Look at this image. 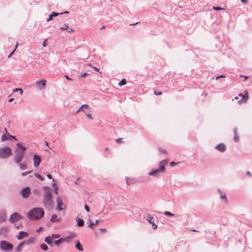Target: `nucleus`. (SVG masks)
Returning a JSON list of instances; mask_svg holds the SVG:
<instances>
[{"mask_svg": "<svg viewBox=\"0 0 252 252\" xmlns=\"http://www.w3.org/2000/svg\"><path fill=\"white\" fill-rule=\"evenodd\" d=\"M116 142L118 143H123V138H118L117 140H116Z\"/></svg>", "mask_w": 252, "mask_h": 252, "instance_id": "obj_42", "label": "nucleus"}, {"mask_svg": "<svg viewBox=\"0 0 252 252\" xmlns=\"http://www.w3.org/2000/svg\"><path fill=\"white\" fill-rule=\"evenodd\" d=\"M154 94H156V95H160V94H162V93L161 92H157V91H155L154 92Z\"/></svg>", "mask_w": 252, "mask_h": 252, "instance_id": "obj_47", "label": "nucleus"}, {"mask_svg": "<svg viewBox=\"0 0 252 252\" xmlns=\"http://www.w3.org/2000/svg\"><path fill=\"white\" fill-rule=\"evenodd\" d=\"M28 236V233L25 231H21L19 232L18 235L17 236V238L18 240H22L24 238H25Z\"/></svg>", "mask_w": 252, "mask_h": 252, "instance_id": "obj_13", "label": "nucleus"}, {"mask_svg": "<svg viewBox=\"0 0 252 252\" xmlns=\"http://www.w3.org/2000/svg\"><path fill=\"white\" fill-rule=\"evenodd\" d=\"M240 77H244V78H245V80L247 79L248 78V76H244L243 75H240Z\"/></svg>", "mask_w": 252, "mask_h": 252, "instance_id": "obj_57", "label": "nucleus"}, {"mask_svg": "<svg viewBox=\"0 0 252 252\" xmlns=\"http://www.w3.org/2000/svg\"><path fill=\"white\" fill-rule=\"evenodd\" d=\"M50 238V236H49L46 237L45 238V240L44 241L49 245L52 246L53 244V241Z\"/></svg>", "mask_w": 252, "mask_h": 252, "instance_id": "obj_20", "label": "nucleus"}, {"mask_svg": "<svg viewBox=\"0 0 252 252\" xmlns=\"http://www.w3.org/2000/svg\"><path fill=\"white\" fill-rule=\"evenodd\" d=\"M50 221H52V222L59 221L57 215L56 214L53 215L50 218Z\"/></svg>", "mask_w": 252, "mask_h": 252, "instance_id": "obj_22", "label": "nucleus"}, {"mask_svg": "<svg viewBox=\"0 0 252 252\" xmlns=\"http://www.w3.org/2000/svg\"><path fill=\"white\" fill-rule=\"evenodd\" d=\"M59 237H60V235L59 234H52V235L50 236V238L52 239H57Z\"/></svg>", "mask_w": 252, "mask_h": 252, "instance_id": "obj_35", "label": "nucleus"}, {"mask_svg": "<svg viewBox=\"0 0 252 252\" xmlns=\"http://www.w3.org/2000/svg\"><path fill=\"white\" fill-rule=\"evenodd\" d=\"M151 224H152L153 229H155L157 228V225L156 224H155L154 222L153 223H152Z\"/></svg>", "mask_w": 252, "mask_h": 252, "instance_id": "obj_49", "label": "nucleus"}, {"mask_svg": "<svg viewBox=\"0 0 252 252\" xmlns=\"http://www.w3.org/2000/svg\"><path fill=\"white\" fill-rule=\"evenodd\" d=\"M126 84V81L125 79H123L118 84L119 86L125 85Z\"/></svg>", "mask_w": 252, "mask_h": 252, "instance_id": "obj_30", "label": "nucleus"}, {"mask_svg": "<svg viewBox=\"0 0 252 252\" xmlns=\"http://www.w3.org/2000/svg\"><path fill=\"white\" fill-rule=\"evenodd\" d=\"M89 221L90 222V224H89L88 226L90 227H91L92 228L93 226H94V225H96L98 222H99V220H96L95 221V222H92L91 221V220H89Z\"/></svg>", "mask_w": 252, "mask_h": 252, "instance_id": "obj_28", "label": "nucleus"}, {"mask_svg": "<svg viewBox=\"0 0 252 252\" xmlns=\"http://www.w3.org/2000/svg\"><path fill=\"white\" fill-rule=\"evenodd\" d=\"M0 249L4 252H10L13 250V246L6 241L3 240L0 242Z\"/></svg>", "mask_w": 252, "mask_h": 252, "instance_id": "obj_6", "label": "nucleus"}, {"mask_svg": "<svg viewBox=\"0 0 252 252\" xmlns=\"http://www.w3.org/2000/svg\"><path fill=\"white\" fill-rule=\"evenodd\" d=\"M35 176L41 181H43L44 179L38 173L35 174Z\"/></svg>", "mask_w": 252, "mask_h": 252, "instance_id": "obj_37", "label": "nucleus"}, {"mask_svg": "<svg viewBox=\"0 0 252 252\" xmlns=\"http://www.w3.org/2000/svg\"><path fill=\"white\" fill-rule=\"evenodd\" d=\"M35 242V239L34 238H31L30 239H29V240H28L27 241H24V242H25V244H27V245H31V244H32L34 243Z\"/></svg>", "mask_w": 252, "mask_h": 252, "instance_id": "obj_21", "label": "nucleus"}, {"mask_svg": "<svg viewBox=\"0 0 252 252\" xmlns=\"http://www.w3.org/2000/svg\"><path fill=\"white\" fill-rule=\"evenodd\" d=\"M7 134H8V135L9 136H10V137L11 138H12V139H15V140H17V139H16V137H15V136L10 135H9L8 133H7Z\"/></svg>", "mask_w": 252, "mask_h": 252, "instance_id": "obj_54", "label": "nucleus"}, {"mask_svg": "<svg viewBox=\"0 0 252 252\" xmlns=\"http://www.w3.org/2000/svg\"><path fill=\"white\" fill-rule=\"evenodd\" d=\"M43 47H45L46 46L45 40H44L43 43Z\"/></svg>", "mask_w": 252, "mask_h": 252, "instance_id": "obj_61", "label": "nucleus"}, {"mask_svg": "<svg viewBox=\"0 0 252 252\" xmlns=\"http://www.w3.org/2000/svg\"><path fill=\"white\" fill-rule=\"evenodd\" d=\"M88 65L91 67H92L94 70H95V71L98 72L100 74L101 73V72H99V69L97 68L95 66H92V64L91 63H89L88 64Z\"/></svg>", "mask_w": 252, "mask_h": 252, "instance_id": "obj_34", "label": "nucleus"}, {"mask_svg": "<svg viewBox=\"0 0 252 252\" xmlns=\"http://www.w3.org/2000/svg\"><path fill=\"white\" fill-rule=\"evenodd\" d=\"M216 149L221 152H223L225 151L226 147L224 144L220 143L216 145Z\"/></svg>", "mask_w": 252, "mask_h": 252, "instance_id": "obj_14", "label": "nucleus"}, {"mask_svg": "<svg viewBox=\"0 0 252 252\" xmlns=\"http://www.w3.org/2000/svg\"><path fill=\"white\" fill-rule=\"evenodd\" d=\"M12 155L11 149L8 146L0 148V158H6Z\"/></svg>", "mask_w": 252, "mask_h": 252, "instance_id": "obj_5", "label": "nucleus"}, {"mask_svg": "<svg viewBox=\"0 0 252 252\" xmlns=\"http://www.w3.org/2000/svg\"><path fill=\"white\" fill-rule=\"evenodd\" d=\"M178 163H176L174 161H172L170 163V165L171 166H173L174 165H175L176 164H177Z\"/></svg>", "mask_w": 252, "mask_h": 252, "instance_id": "obj_46", "label": "nucleus"}, {"mask_svg": "<svg viewBox=\"0 0 252 252\" xmlns=\"http://www.w3.org/2000/svg\"><path fill=\"white\" fill-rule=\"evenodd\" d=\"M58 188L57 186H56V187L54 189H55V194H58Z\"/></svg>", "mask_w": 252, "mask_h": 252, "instance_id": "obj_51", "label": "nucleus"}, {"mask_svg": "<svg viewBox=\"0 0 252 252\" xmlns=\"http://www.w3.org/2000/svg\"><path fill=\"white\" fill-rule=\"evenodd\" d=\"M233 133H234V137L233 140L235 142H238L239 140V136L237 134V128H234L233 129Z\"/></svg>", "mask_w": 252, "mask_h": 252, "instance_id": "obj_17", "label": "nucleus"}, {"mask_svg": "<svg viewBox=\"0 0 252 252\" xmlns=\"http://www.w3.org/2000/svg\"><path fill=\"white\" fill-rule=\"evenodd\" d=\"M84 208H85V209L86 210V211L87 212H89V211H90V208H89V206H87V205H85V207H84Z\"/></svg>", "mask_w": 252, "mask_h": 252, "instance_id": "obj_45", "label": "nucleus"}, {"mask_svg": "<svg viewBox=\"0 0 252 252\" xmlns=\"http://www.w3.org/2000/svg\"><path fill=\"white\" fill-rule=\"evenodd\" d=\"M43 189L44 190L43 204L46 209L51 210L53 208L54 205L51 189L48 186H44Z\"/></svg>", "mask_w": 252, "mask_h": 252, "instance_id": "obj_1", "label": "nucleus"}, {"mask_svg": "<svg viewBox=\"0 0 252 252\" xmlns=\"http://www.w3.org/2000/svg\"><path fill=\"white\" fill-rule=\"evenodd\" d=\"M213 9L216 11H218V10H223V9L220 7H215V6H214L213 7Z\"/></svg>", "mask_w": 252, "mask_h": 252, "instance_id": "obj_43", "label": "nucleus"}, {"mask_svg": "<svg viewBox=\"0 0 252 252\" xmlns=\"http://www.w3.org/2000/svg\"><path fill=\"white\" fill-rule=\"evenodd\" d=\"M21 218H22V217L20 214L18 213H14L10 216V217L9 219V221L11 223H13L15 221L18 220Z\"/></svg>", "mask_w": 252, "mask_h": 252, "instance_id": "obj_8", "label": "nucleus"}, {"mask_svg": "<svg viewBox=\"0 0 252 252\" xmlns=\"http://www.w3.org/2000/svg\"><path fill=\"white\" fill-rule=\"evenodd\" d=\"M75 236V234L74 233H71V235L70 236H67V237H65L64 238H63V240H64V241L68 242L71 238H73Z\"/></svg>", "mask_w": 252, "mask_h": 252, "instance_id": "obj_26", "label": "nucleus"}, {"mask_svg": "<svg viewBox=\"0 0 252 252\" xmlns=\"http://www.w3.org/2000/svg\"><path fill=\"white\" fill-rule=\"evenodd\" d=\"M89 74L87 72H85L81 74L80 76H79V78H83L86 77V76H88Z\"/></svg>", "mask_w": 252, "mask_h": 252, "instance_id": "obj_41", "label": "nucleus"}, {"mask_svg": "<svg viewBox=\"0 0 252 252\" xmlns=\"http://www.w3.org/2000/svg\"><path fill=\"white\" fill-rule=\"evenodd\" d=\"M32 171H28V172H23L22 173V176H26L27 175H28V174L30 173Z\"/></svg>", "mask_w": 252, "mask_h": 252, "instance_id": "obj_44", "label": "nucleus"}, {"mask_svg": "<svg viewBox=\"0 0 252 252\" xmlns=\"http://www.w3.org/2000/svg\"><path fill=\"white\" fill-rule=\"evenodd\" d=\"M89 106L88 104H83L82 105L79 109L76 111V113H78L79 111H80L82 108H88Z\"/></svg>", "mask_w": 252, "mask_h": 252, "instance_id": "obj_36", "label": "nucleus"}, {"mask_svg": "<svg viewBox=\"0 0 252 252\" xmlns=\"http://www.w3.org/2000/svg\"><path fill=\"white\" fill-rule=\"evenodd\" d=\"M87 116L90 119H93V118L92 117V114H87Z\"/></svg>", "mask_w": 252, "mask_h": 252, "instance_id": "obj_48", "label": "nucleus"}, {"mask_svg": "<svg viewBox=\"0 0 252 252\" xmlns=\"http://www.w3.org/2000/svg\"><path fill=\"white\" fill-rule=\"evenodd\" d=\"M241 1L243 3H246L247 2V0H241Z\"/></svg>", "mask_w": 252, "mask_h": 252, "instance_id": "obj_56", "label": "nucleus"}, {"mask_svg": "<svg viewBox=\"0 0 252 252\" xmlns=\"http://www.w3.org/2000/svg\"><path fill=\"white\" fill-rule=\"evenodd\" d=\"M100 230L101 231H105V228H100Z\"/></svg>", "mask_w": 252, "mask_h": 252, "instance_id": "obj_62", "label": "nucleus"}, {"mask_svg": "<svg viewBox=\"0 0 252 252\" xmlns=\"http://www.w3.org/2000/svg\"><path fill=\"white\" fill-rule=\"evenodd\" d=\"M219 191L220 193V198L223 200L224 203H226L228 201L227 198L226 196L225 193L221 191L220 189H219Z\"/></svg>", "mask_w": 252, "mask_h": 252, "instance_id": "obj_15", "label": "nucleus"}, {"mask_svg": "<svg viewBox=\"0 0 252 252\" xmlns=\"http://www.w3.org/2000/svg\"><path fill=\"white\" fill-rule=\"evenodd\" d=\"M6 220V217L5 213L0 214V223L4 222Z\"/></svg>", "mask_w": 252, "mask_h": 252, "instance_id": "obj_24", "label": "nucleus"}, {"mask_svg": "<svg viewBox=\"0 0 252 252\" xmlns=\"http://www.w3.org/2000/svg\"><path fill=\"white\" fill-rule=\"evenodd\" d=\"M221 77H225V76H224L223 75H220L216 77V79L218 80V79L221 78Z\"/></svg>", "mask_w": 252, "mask_h": 252, "instance_id": "obj_52", "label": "nucleus"}, {"mask_svg": "<svg viewBox=\"0 0 252 252\" xmlns=\"http://www.w3.org/2000/svg\"><path fill=\"white\" fill-rule=\"evenodd\" d=\"M153 218L150 216H148V218L147 219V220H148V221L150 223H152L153 222V221H152V220H153Z\"/></svg>", "mask_w": 252, "mask_h": 252, "instance_id": "obj_39", "label": "nucleus"}, {"mask_svg": "<svg viewBox=\"0 0 252 252\" xmlns=\"http://www.w3.org/2000/svg\"><path fill=\"white\" fill-rule=\"evenodd\" d=\"M63 240V238H61L55 241L54 243L56 245L58 246L61 243V242Z\"/></svg>", "mask_w": 252, "mask_h": 252, "instance_id": "obj_31", "label": "nucleus"}, {"mask_svg": "<svg viewBox=\"0 0 252 252\" xmlns=\"http://www.w3.org/2000/svg\"><path fill=\"white\" fill-rule=\"evenodd\" d=\"M40 247L41 249L44 251H47L48 249V246L45 244H42L40 245Z\"/></svg>", "mask_w": 252, "mask_h": 252, "instance_id": "obj_29", "label": "nucleus"}, {"mask_svg": "<svg viewBox=\"0 0 252 252\" xmlns=\"http://www.w3.org/2000/svg\"><path fill=\"white\" fill-rule=\"evenodd\" d=\"M14 100V98H11L8 100V102H12Z\"/></svg>", "mask_w": 252, "mask_h": 252, "instance_id": "obj_60", "label": "nucleus"}, {"mask_svg": "<svg viewBox=\"0 0 252 252\" xmlns=\"http://www.w3.org/2000/svg\"><path fill=\"white\" fill-rule=\"evenodd\" d=\"M16 50V49H15L8 56V58H10L11 55L14 53V52H15V51Z\"/></svg>", "mask_w": 252, "mask_h": 252, "instance_id": "obj_53", "label": "nucleus"}, {"mask_svg": "<svg viewBox=\"0 0 252 252\" xmlns=\"http://www.w3.org/2000/svg\"><path fill=\"white\" fill-rule=\"evenodd\" d=\"M36 85L39 90L42 89L46 85L45 80H41L36 82Z\"/></svg>", "mask_w": 252, "mask_h": 252, "instance_id": "obj_12", "label": "nucleus"}, {"mask_svg": "<svg viewBox=\"0 0 252 252\" xmlns=\"http://www.w3.org/2000/svg\"><path fill=\"white\" fill-rule=\"evenodd\" d=\"M246 174H247V175H249L250 176H252L251 173L249 171H247Z\"/></svg>", "mask_w": 252, "mask_h": 252, "instance_id": "obj_58", "label": "nucleus"}, {"mask_svg": "<svg viewBox=\"0 0 252 252\" xmlns=\"http://www.w3.org/2000/svg\"><path fill=\"white\" fill-rule=\"evenodd\" d=\"M68 29V24H64L63 27L61 28V30H67Z\"/></svg>", "mask_w": 252, "mask_h": 252, "instance_id": "obj_40", "label": "nucleus"}, {"mask_svg": "<svg viewBox=\"0 0 252 252\" xmlns=\"http://www.w3.org/2000/svg\"><path fill=\"white\" fill-rule=\"evenodd\" d=\"M167 163V160H162L159 162V168L157 169H155L151 171L148 173L150 176H153L155 177H158L160 173L163 172L165 169V165Z\"/></svg>", "mask_w": 252, "mask_h": 252, "instance_id": "obj_4", "label": "nucleus"}, {"mask_svg": "<svg viewBox=\"0 0 252 252\" xmlns=\"http://www.w3.org/2000/svg\"><path fill=\"white\" fill-rule=\"evenodd\" d=\"M42 228V227H40L37 230V232H38L40 230V229Z\"/></svg>", "mask_w": 252, "mask_h": 252, "instance_id": "obj_63", "label": "nucleus"}, {"mask_svg": "<svg viewBox=\"0 0 252 252\" xmlns=\"http://www.w3.org/2000/svg\"><path fill=\"white\" fill-rule=\"evenodd\" d=\"M33 165L34 167H37L41 162V158L39 156L34 155L33 157Z\"/></svg>", "mask_w": 252, "mask_h": 252, "instance_id": "obj_10", "label": "nucleus"}, {"mask_svg": "<svg viewBox=\"0 0 252 252\" xmlns=\"http://www.w3.org/2000/svg\"><path fill=\"white\" fill-rule=\"evenodd\" d=\"M47 176L50 179H52V175L50 174H47Z\"/></svg>", "mask_w": 252, "mask_h": 252, "instance_id": "obj_55", "label": "nucleus"}, {"mask_svg": "<svg viewBox=\"0 0 252 252\" xmlns=\"http://www.w3.org/2000/svg\"><path fill=\"white\" fill-rule=\"evenodd\" d=\"M77 222L78 226H83L84 225V221L82 219H77Z\"/></svg>", "mask_w": 252, "mask_h": 252, "instance_id": "obj_25", "label": "nucleus"}, {"mask_svg": "<svg viewBox=\"0 0 252 252\" xmlns=\"http://www.w3.org/2000/svg\"><path fill=\"white\" fill-rule=\"evenodd\" d=\"M8 136H9L8 135V134L7 135H6V134L3 135L1 136V141H6V140H8Z\"/></svg>", "mask_w": 252, "mask_h": 252, "instance_id": "obj_32", "label": "nucleus"}, {"mask_svg": "<svg viewBox=\"0 0 252 252\" xmlns=\"http://www.w3.org/2000/svg\"><path fill=\"white\" fill-rule=\"evenodd\" d=\"M75 247L79 251H83V249L81 247L79 241H77V242L76 243V245H75Z\"/></svg>", "mask_w": 252, "mask_h": 252, "instance_id": "obj_27", "label": "nucleus"}, {"mask_svg": "<svg viewBox=\"0 0 252 252\" xmlns=\"http://www.w3.org/2000/svg\"><path fill=\"white\" fill-rule=\"evenodd\" d=\"M8 230V227H2L0 229V234L2 235H5Z\"/></svg>", "mask_w": 252, "mask_h": 252, "instance_id": "obj_18", "label": "nucleus"}, {"mask_svg": "<svg viewBox=\"0 0 252 252\" xmlns=\"http://www.w3.org/2000/svg\"><path fill=\"white\" fill-rule=\"evenodd\" d=\"M25 244V242L20 243L18 246L16 248L15 250L17 252H20L22 251V247Z\"/></svg>", "mask_w": 252, "mask_h": 252, "instance_id": "obj_23", "label": "nucleus"}, {"mask_svg": "<svg viewBox=\"0 0 252 252\" xmlns=\"http://www.w3.org/2000/svg\"><path fill=\"white\" fill-rule=\"evenodd\" d=\"M16 146L19 148V149H16L15 150L14 161L15 162H19V161H22L24 158V152L26 150V148L20 143H17Z\"/></svg>", "mask_w": 252, "mask_h": 252, "instance_id": "obj_3", "label": "nucleus"}, {"mask_svg": "<svg viewBox=\"0 0 252 252\" xmlns=\"http://www.w3.org/2000/svg\"><path fill=\"white\" fill-rule=\"evenodd\" d=\"M160 152H162V153H164V154H165V153H166V151H165V150H161V149H160Z\"/></svg>", "mask_w": 252, "mask_h": 252, "instance_id": "obj_59", "label": "nucleus"}, {"mask_svg": "<svg viewBox=\"0 0 252 252\" xmlns=\"http://www.w3.org/2000/svg\"><path fill=\"white\" fill-rule=\"evenodd\" d=\"M164 215L166 216H168V217H173L174 216V214L171 213L170 212H168V211H166V212H164Z\"/></svg>", "mask_w": 252, "mask_h": 252, "instance_id": "obj_33", "label": "nucleus"}, {"mask_svg": "<svg viewBox=\"0 0 252 252\" xmlns=\"http://www.w3.org/2000/svg\"><path fill=\"white\" fill-rule=\"evenodd\" d=\"M19 166L21 170H25L27 169V166L25 161H19V162H16Z\"/></svg>", "mask_w": 252, "mask_h": 252, "instance_id": "obj_16", "label": "nucleus"}, {"mask_svg": "<svg viewBox=\"0 0 252 252\" xmlns=\"http://www.w3.org/2000/svg\"><path fill=\"white\" fill-rule=\"evenodd\" d=\"M30 192L31 189L29 187H26L20 190V194L24 198H27L29 197Z\"/></svg>", "mask_w": 252, "mask_h": 252, "instance_id": "obj_7", "label": "nucleus"}, {"mask_svg": "<svg viewBox=\"0 0 252 252\" xmlns=\"http://www.w3.org/2000/svg\"><path fill=\"white\" fill-rule=\"evenodd\" d=\"M56 186H57V185H56V183H54V184H53V187H54V189H55V188L56 187Z\"/></svg>", "mask_w": 252, "mask_h": 252, "instance_id": "obj_64", "label": "nucleus"}, {"mask_svg": "<svg viewBox=\"0 0 252 252\" xmlns=\"http://www.w3.org/2000/svg\"><path fill=\"white\" fill-rule=\"evenodd\" d=\"M64 77L68 81H72V79L71 78H69L67 75H64Z\"/></svg>", "mask_w": 252, "mask_h": 252, "instance_id": "obj_50", "label": "nucleus"}, {"mask_svg": "<svg viewBox=\"0 0 252 252\" xmlns=\"http://www.w3.org/2000/svg\"><path fill=\"white\" fill-rule=\"evenodd\" d=\"M240 96L242 97L241 100L239 101V103L246 102L249 98V94L247 91H245V94H239Z\"/></svg>", "mask_w": 252, "mask_h": 252, "instance_id": "obj_11", "label": "nucleus"}, {"mask_svg": "<svg viewBox=\"0 0 252 252\" xmlns=\"http://www.w3.org/2000/svg\"><path fill=\"white\" fill-rule=\"evenodd\" d=\"M44 215L43 209L41 208H34L31 209L27 214L28 218L31 220H39Z\"/></svg>", "mask_w": 252, "mask_h": 252, "instance_id": "obj_2", "label": "nucleus"}, {"mask_svg": "<svg viewBox=\"0 0 252 252\" xmlns=\"http://www.w3.org/2000/svg\"><path fill=\"white\" fill-rule=\"evenodd\" d=\"M59 15V13H57L56 12H53L51 14H50L49 16L48 19H47V21L49 22L53 19V17H56Z\"/></svg>", "mask_w": 252, "mask_h": 252, "instance_id": "obj_19", "label": "nucleus"}, {"mask_svg": "<svg viewBox=\"0 0 252 252\" xmlns=\"http://www.w3.org/2000/svg\"><path fill=\"white\" fill-rule=\"evenodd\" d=\"M18 91H20V94H22L23 91L22 89L16 88L13 90L14 92H18Z\"/></svg>", "mask_w": 252, "mask_h": 252, "instance_id": "obj_38", "label": "nucleus"}, {"mask_svg": "<svg viewBox=\"0 0 252 252\" xmlns=\"http://www.w3.org/2000/svg\"><path fill=\"white\" fill-rule=\"evenodd\" d=\"M57 206L56 208V210L57 211H62L63 210V207H65V206L63 204L62 199L60 197H58L57 198Z\"/></svg>", "mask_w": 252, "mask_h": 252, "instance_id": "obj_9", "label": "nucleus"}]
</instances>
